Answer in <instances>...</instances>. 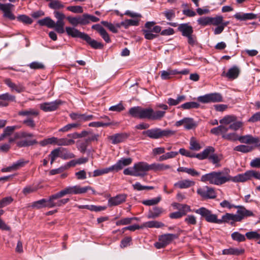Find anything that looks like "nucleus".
I'll return each mask as SVG.
<instances>
[{"label":"nucleus","mask_w":260,"mask_h":260,"mask_svg":"<svg viewBox=\"0 0 260 260\" xmlns=\"http://www.w3.org/2000/svg\"><path fill=\"white\" fill-rule=\"evenodd\" d=\"M193 211L205 218L207 222L218 224L231 222V224H232L234 222L241 221L245 217L251 216L253 215L251 211L245 208H241L237 210V214L227 213L222 216L221 219H218L216 215L212 214L211 211L205 207H201Z\"/></svg>","instance_id":"nucleus-1"},{"label":"nucleus","mask_w":260,"mask_h":260,"mask_svg":"<svg viewBox=\"0 0 260 260\" xmlns=\"http://www.w3.org/2000/svg\"><path fill=\"white\" fill-rule=\"evenodd\" d=\"M165 114L164 111H154L151 108H144L140 106L133 107L128 111V114L134 118L151 120H160Z\"/></svg>","instance_id":"nucleus-2"},{"label":"nucleus","mask_w":260,"mask_h":260,"mask_svg":"<svg viewBox=\"0 0 260 260\" xmlns=\"http://www.w3.org/2000/svg\"><path fill=\"white\" fill-rule=\"evenodd\" d=\"M232 176L221 171H213L202 176L201 181L209 184L221 185L230 181Z\"/></svg>","instance_id":"nucleus-3"},{"label":"nucleus","mask_w":260,"mask_h":260,"mask_svg":"<svg viewBox=\"0 0 260 260\" xmlns=\"http://www.w3.org/2000/svg\"><path fill=\"white\" fill-rule=\"evenodd\" d=\"M69 198L57 200L54 194L49 197V199H43L34 202L31 206L36 209H41L44 207L49 208L56 207H60L69 201Z\"/></svg>","instance_id":"nucleus-4"},{"label":"nucleus","mask_w":260,"mask_h":260,"mask_svg":"<svg viewBox=\"0 0 260 260\" xmlns=\"http://www.w3.org/2000/svg\"><path fill=\"white\" fill-rule=\"evenodd\" d=\"M66 31L68 35L73 38H79L85 41L94 49H100L103 48L104 46L101 43L92 39L87 34L82 32L74 27H66Z\"/></svg>","instance_id":"nucleus-5"},{"label":"nucleus","mask_w":260,"mask_h":260,"mask_svg":"<svg viewBox=\"0 0 260 260\" xmlns=\"http://www.w3.org/2000/svg\"><path fill=\"white\" fill-rule=\"evenodd\" d=\"M88 189H91V187L87 186L81 187L80 185H76L75 186H69L63 189L60 190L59 192L54 194V196L57 200H60L59 199L63 196L69 194H82L86 192Z\"/></svg>","instance_id":"nucleus-6"},{"label":"nucleus","mask_w":260,"mask_h":260,"mask_svg":"<svg viewBox=\"0 0 260 260\" xmlns=\"http://www.w3.org/2000/svg\"><path fill=\"white\" fill-rule=\"evenodd\" d=\"M155 24L154 21H149L145 23V29H143L142 31L146 39L153 40L158 37L157 34L160 32L161 27L158 25H155Z\"/></svg>","instance_id":"nucleus-7"},{"label":"nucleus","mask_w":260,"mask_h":260,"mask_svg":"<svg viewBox=\"0 0 260 260\" xmlns=\"http://www.w3.org/2000/svg\"><path fill=\"white\" fill-rule=\"evenodd\" d=\"M197 192L199 195L204 199H213L216 197V193L215 189L209 186L199 187L198 188Z\"/></svg>","instance_id":"nucleus-8"},{"label":"nucleus","mask_w":260,"mask_h":260,"mask_svg":"<svg viewBox=\"0 0 260 260\" xmlns=\"http://www.w3.org/2000/svg\"><path fill=\"white\" fill-rule=\"evenodd\" d=\"M136 174H139L138 177H144L146 175V172L150 170V165L144 161H140L135 164L133 166Z\"/></svg>","instance_id":"nucleus-9"},{"label":"nucleus","mask_w":260,"mask_h":260,"mask_svg":"<svg viewBox=\"0 0 260 260\" xmlns=\"http://www.w3.org/2000/svg\"><path fill=\"white\" fill-rule=\"evenodd\" d=\"M127 195L125 194H119L115 197H111L108 201L109 207L116 206L121 204L126 201Z\"/></svg>","instance_id":"nucleus-10"},{"label":"nucleus","mask_w":260,"mask_h":260,"mask_svg":"<svg viewBox=\"0 0 260 260\" xmlns=\"http://www.w3.org/2000/svg\"><path fill=\"white\" fill-rule=\"evenodd\" d=\"M129 137L126 133H117L108 137V139L111 141L113 144H117L125 141Z\"/></svg>","instance_id":"nucleus-11"},{"label":"nucleus","mask_w":260,"mask_h":260,"mask_svg":"<svg viewBox=\"0 0 260 260\" xmlns=\"http://www.w3.org/2000/svg\"><path fill=\"white\" fill-rule=\"evenodd\" d=\"M132 162V159L130 157L122 158L111 167L112 171H115L118 172L122 169L124 167L129 165Z\"/></svg>","instance_id":"nucleus-12"},{"label":"nucleus","mask_w":260,"mask_h":260,"mask_svg":"<svg viewBox=\"0 0 260 260\" xmlns=\"http://www.w3.org/2000/svg\"><path fill=\"white\" fill-rule=\"evenodd\" d=\"M61 103L59 100L44 103L40 105V109L45 112L53 111L56 110Z\"/></svg>","instance_id":"nucleus-13"},{"label":"nucleus","mask_w":260,"mask_h":260,"mask_svg":"<svg viewBox=\"0 0 260 260\" xmlns=\"http://www.w3.org/2000/svg\"><path fill=\"white\" fill-rule=\"evenodd\" d=\"M14 6L11 4H0V10L4 12V16L10 20H14L15 16L11 12V9Z\"/></svg>","instance_id":"nucleus-14"},{"label":"nucleus","mask_w":260,"mask_h":260,"mask_svg":"<svg viewBox=\"0 0 260 260\" xmlns=\"http://www.w3.org/2000/svg\"><path fill=\"white\" fill-rule=\"evenodd\" d=\"M15 101V96L8 92L0 94V107H7L9 105V102Z\"/></svg>","instance_id":"nucleus-15"},{"label":"nucleus","mask_w":260,"mask_h":260,"mask_svg":"<svg viewBox=\"0 0 260 260\" xmlns=\"http://www.w3.org/2000/svg\"><path fill=\"white\" fill-rule=\"evenodd\" d=\"M5 83L10 87L11 90H15L18 93H21L25 90V87L21 83L16 84L12 82L11 80L9 78H7L4 80Z\"/></svg>","instance_id":"nucleus-16"},{"label":"nucleus","mask_w":260,"mask_h":260,"mask_svg":"<svg viewBox=\"0 0 260 260\" xmlns=\"http://www.w3.org/2000/svg\"><path fill=\"white\" fill-rule=\"evenodd\" d=\"M239 141L242 143L247 144H257L260 141L258 137H253L250 135L239 136Z\"/></svg>","instance_id":"nucleus-17"},{"label":"nucleus","mask_w":260,"mask_h":260,"mask_svg":"<svg viewBox=\"0 0 260 260\" xmlns=\"http://www.w3.org/2000/svg\"><path fill=\"white\" fill-rule=\"evenodd\" d=\"M178 30L184 37H188L193 32V27L188 23H182L178 25Z\"/></svg>","instance_id":"nucleus-18"},{"label":"nucleus","mask_w":260,"mask_h":260,"mask_svg":"<svg viewBox=\"0 0 260 260\" xmlns=\"http://www.w3.org/2000/svg\"><path fill=\"white\" fill-rule=\"evenodd\" d=\"M252 178L251 171H247L243 174H239L234 177H232L231 181L233 182H245Z\"/></svg>","instance_id":"nucleus-19"},{"label":"nucleus","mask_w":260,"mask_h":260,"mask_svg":"<svg viewBox=\"0 0 260 260\" xmlns=\"http://www.w3.org/2000/svg\"><path fill=\"white\" fill-rule=\"evenodd\" d=\"M195 182L189 179H184L176 182L174 186L176 188L184 189L188 188L193 186Z\"/></svg>","instance_id":"nucleus-20"},{"label":"nucleus","mask_w":260,"mask_h":260,"mask_svg":"<svg viewBox=\"0 0 260 260\" xmlns=\"http://www.w3.org/2000/svg\"><path fill=\"white\" fill-rule=\"evenodd\" d=\"M234 17L238 20L245 21L247 20H252L255 19L256 18V16L255 14L251 13H244L242 12H238L236 13L234 15Z\"/></svg>","instance_id":"nucleus-21"},{"label":"nucleus","mask_w":260,"mask_h":260,"mask_svg":"<svg viewBox=\"0 0 260 260\" xmlns=\"http://www.w3.org/2000/svg\"><path fill=\"white\" fill-rule=\"evenodd\" d=\"M239 73V69L236 66H234L230 69L226 73H225L224 72H223L222 76L225 75L230 79H235L238 77Z\"/></svg>","instance_id":"nucleus-22"},{"label":"nucleus","mask_w":260,"mask_h":260,"mask_svg":"<svg viewBox=\"0 0 260 260\" xmlns=\"http://www.w3.org/2000/svg\"><path fill=\"white\" fill-rule=\"evenodd\" d=\"M178 236L173 234H166L160 235L158 237V241H162L166 246L169 244L172 241L177 238Z\"/></svg>","instance_id":"nucleus-23"},{"label":"nucleus","mask_w":260,"mask_h":260,"mask_svg":"<svg viewBox=\"0 0 260 260\" xmlns=\"http://www.w3.org/2000/svg\"><path fill=\"white\" fill-rule=\"evenodd\" d=\"M215 151L214 148L212 146H208L204 149L202 152L196 155V157L200 160L205 159L208 158L211 153H213Z\"/></svg>","instance_id":"nucleus-24"},{"label":"nucleus","mask_w":260,"mask_h":260,"mask_svg":"<svg viewBox=\"0 0 260 260\" xmlns=\"http://www.w3.org/2000/svg\"><path fill=\"white\" fill-rule=\"evenodd\" d=\"M143 135H146L151 139H160L159 128H154L148 129L143 132Z\"/></svg>","instance_id":"nucleus-25"},{"label":"nucleus","mask_w":260,"mask_h":260,"mask_svg":"<svg viewBox=\"0 0 260 260\" xmlns=\"http://www.w3.org/2000/svg\"><path fill=\"white\" fill-rule=\"evenodd\" d=\"M18 115L20 116H26L27 118H32L36 117L39 115L38 110L34 109H28L20 111L18 112Z\"/></svg>","instance_id":"nucleus-26"},{"label":"nucleus","mask_w":260,"mask_h":260,"mask_svg":"<svg viewBox=\"0 0 260 260\" xmlns=\"http://www.w3.org/2000/svg\"><path fill=\"white\" fill-rule=\"evenodd\" d=\"M178 71L176 70L168 69L166 71L161 72L160 77L162 80H168L172 78L174 75L178 74Z\"/></svg>","instance_id":"nucleus-27"},{"label":"nucleus","mask_w":260,"mask_h":260,"mask_svg":"<svg viewBox=\"0 0 260 260\" xmlns=\"http://www.w3.org/2000/svg\"><path fill=\"white\" fill-rule=\"evenodd\" d=\"M150 170L154 171H164L171 168V166L164 164L153 163L150 165Z\"/></svg>","instance_id":"nucleus-28"},{"label":"nucleus","mask_w":260,"mask_h":260,"mask_svg":"<svg viewBox=\"0 0 260 260\" xmlns=\"http://www.w3.org/2000/svg\"><path fill=\"white\" fill-rule=\"evenodd\" d=\"M38 23L41 26H46L48 28H54L55 25L54 21L49 17L39 20Z\"/></svg>","instance_id":"nucleus-29"},{"label":"nucleus","mask_w":260,"mask_h":260,"mask_svg":"<svg viewBox=\"0 0 260 260\" xmlns=\"http://www.w3.org/2000/svg\"><path fill=\"white\" fill-rule=\"evenodd\" d=\"M229 130V128L224 125H220L216 127H214L211 129V133L215 135H221L222 136Z\"/></svg>","instance_id":"nucleus-30"},{"label":"nucleus","mask_w":260,"mask_h":260,"mask_svg":"<svg viewBox=\"0 0 260 260\" xmlns=\"http://www.w3.org/2000/svg\"><path fill=\"white\" fill-rule=\"evenodd\" d=\"M75 139L69 138L67 136L66 138L60 139L57 138V145L58 146H70L75 143Z\"/></svg>","instance_id":"nucleus-31"},{"label":"nucleus","mask_w":260,"mask_h":260,"mask_svg":"<svg viewBox=\"0 0 260 260\" xmlns=\"http://www.w3.org/2000/svg\"><path fill=\"white\" fill-rule=\"evenodd\" d=\"M253 149L254 147L253 146L245 145H240L236 146L234 148V150L244 153L251 152Z\"/></svg>","instance_id":"nucleus-32"},{"label":"nucleus","mask_w":260,"mask_h":260,"mask_svg":"<svg viewBox=\"0 0 260 260\" xmlns=\"http://www.w3.org/2000/svg\"><path fill=\"white\" fill-rule=\"evenodd\" d=\"M197 126L196 122L193 118L185 117L184 118V127L186 129H191L196 128Z\"/></svg>","instance_id":"nucleus-33"},{"label":"nucleus","mask_w":260,"mask_h":260,"mask_svg":"<svg viewBox=\"0 0 260 260\" xmlns=\"http://www.w3.org/2000/svg\"><path fill=\"white\" fill-rule=\"evenodd\" d=\"M138 24L139 20L138 19H127L121 22L120 24H117V27H120L122 25L125 28H127L129 26H137Z\"/></svg>","instance_id":"nucleus-34"},{"label":"nucleus","mask_w":260,"mask_h":260,"mask_svg":"<svg viewBox=\"0 0 260 260\" xmlns=\"http://www.w3.org/2000/svg\"><path fill=\"white\" fill-rule=\"evenodd\" d=\"M59 157L63 159H68L75 157V155L69 151L67 149L61 148V152Z\"/></svg>","instance_id":"nucleus-35"},{"label":"nucleus","mask_w":260,"mask_h":260,"mask_svg":"<svg viewBox=\"0 0 260 260\" xmlns=\"http://www.w3.org/2000/svg\"><path fill=\"white\" fill-rule=\"evenodd\" d=\"M41 146H45L48 144L57 145V138L52 137L45 139L39 142Z\"/></svg>","instance_id":"nucleus-36"},{"label":"nucleus","mask_w":260,"mask_h":260,"mask_svg":"<svg viewBox=\"0 0 260 260\" xmlns=\"http://www.w3.org/2000/svg\"><path fill=\"white\" fill-rule=\"evenodd\" d=\"M89 143L84 139L83 141L79 140L77 141V147L80 152L84 153L87 151V148Z\"/></svg>","instance_id":"nucleus-37"},{"label":"nucleus","mask_w":260,"mask_h":260,"mask_svg":"<svg viewBox=\"0 0 260 260\" xmlns=\"http://www.w3.org/2000/svg\"><path fill=\"white\" fill-rule=\"evenodd\" d=\"M164 226V224L161 222L157 221H149L143 223V227L149 228H159Z\"/></svg>","instance_id":"nucleus-38"},{"label":"nucleus","mask_w":260,"mask_h":260,"mask_svg":"<svg viewBox=\"0 0 260 260\" xmlns=\"http://www.w3.org/2000/svg\"><path fill=\"white\" fill-rule=\"evenodd\" d=\"M237 118L233 115H227L219 120V123L222 125H230L236 120Z\"/></svg>","instance_id":"nucleus-39"},{"label":"nucleus","mask_w":260,"mask_h":260,"mask_svg":"<svg viewBox=\"0 0 260 260\" xmlns=\"http://www.w3.org/2000/svg\"><path fill=\"white\" fill-rule=\"evenodd\" d=\"M163 211L162 208L158 207H155L153 209V211H150L148 218H155L160 216Z\"/></svg>","instance_id":"nucleus-40"},{"label":"nucleus","mask_w":260,"mask_h":260,"mask_svg":"<svg viewBox=\"0 0 260 260\" xmlns=\"http://www.w3.org/2000/svg\"><path fill=\"white\" fill-rule=\"evenodd\" d=\"M28 162V161L25 160L23 158L18 160L12 165L13 171L18 170L20 168L23 167Z\"/></svg>","instance_id":"nucleus-41"},{"label":"nucleus","mask_w":260,"mask_h":260,"mask_svg":"<svg viewBox=\"0 0 260 260\" xmlns=\"http://www.w3.org/2000/svg\"><path fill=\"white\" fill-rule=\"evenodd\" d=\"M91 134L90 131H83L81 133L78 134L77 133H74L72 134H68V137L69 138H72L73 139H77L82 137H85Z\"/></svg>","instance_id":"nucleus-42"},{"label":"nucleus","mask_w":260,"mask_h":260,"mask_svg":"<svg viewBox=\"0 0 260 260\" xmlns=\"http://www.w3.org/2000/svg\"><path fill=\"white\" fill-rule=\"evenodd\" d=\"M175 134L176 131H175L169 129H162L161 128H159L160 139L164 137L169 138L172 136L175 135Z\"/></svg>","instance_id":"nucleus-43"},{"label":"nucleus","mask_w":260,"mask_h":260,"mask_svg":"<svg viewBox=\"0 0 260 260\" xmlns=\"http://www.w3.org/2000/svg\"><path fill=\"white\" fill-rule=\"evenodd\" d=\"M54 27L55 30L59 34H63L64 32V22L63 20H57L55 22Z\"/></svg>","instance_id":"nucleus-44"},{"label":"nucleus","mask_w":260,"mask_h":260,"mask_svg":"<svg viewBox=\"0 0 260 260\" xmlns=\"http://www.w3.org/2000/svg\"><path fill=\"white\" fill-rule=\"evenodd\" d=\"M210 103L220 102L222 101V95L219 93H209Z\"/></svg>","instance_id":"nucleus-45"},{"label":"nucleus","mask_w":260,"mask_h":260,"mask_svg":"<svg viewBox=\"0 0 260 260\" xmlns=\"http://www.w3.org/2000/svg\"><path fill=\"white\" fill-rule=\"evenodd\" d=\"M112 170L111 167L106 168L103 169H98L93 171V177H97L102 175L108 173L110 172H112Z\"/></svg>","instance_id":"nucleus-46"},{"label":"nucleus","mask_w":260,"mask_h":260,"mask_svg":"<svg viewBox=\"0 0 260 260\" xmlns=\"http://www.w3.org/2000/svg\"><path fill=\"white\" fill-rule=\"evenodd\" d=\"M161 200V196H159L155 198L144 201L142 203L146 206H152L158 204Z\"/></svg>","instance_id":"nucleus-47"},{"label":"nucleus","mask_w":260,"mask_h":260,"mask_svg":"<svg viewBox=\"0 0 260 260\" xmlns=\"http://www.w3.org/2000/svg\"><path fill=\"white\" fill-rule=\"evenodd\" d=\"M61 152V148H57L54 150H53L50 154H49V157L51 158V164H52L55 159L57 157H59Z\"/></svg>","instance_id":"nucleus-48"},{"label":"nucleus","mask_w":260,"mask_h":260,"mask_svg":"<svg viewBox=\"0 0 260 260\" xmlns=\"http://www.w3.org/2000/svg\"><path fill=\"white\" fill-rule=\"evenodd\" d=\"M222 138L229 141H235L237 140L239 141V136L235 133L229 134H226V133L222 136Z\"/></svg>","instance_id":"nucleus-49"},{"label":"nucleus","mask_w":260,"mask_h":260,"mask_svg":"<svg viewBox=\"0 0 260 260\" xmlns=\"http://www.w3.org/2000/svg\"><path fill=\"white\" fill-rule=\"evenodd\" d=\"M133 220H138V218L137 217L124 218L121 219L116 221V225H118V226L120 225L128 224L132 222Z\"/></svg>","instance_id":"nucleus-50"},{"label":"nucleus","mask_w":260,"mask_h":260,"mask_svg":"<svg viewBox=\"0 0 260 260\" xmlns=\"http://www.w3.org/2000/svg\"><path fill=\"white\" fill-rule=\"evenodd\" d=\"M220 205L222 208H228L229 209H231L232 208H235L238 209L245 208L244 207L241 206H236L233 204H231L228 201L223 200L220 203Z\"/></svg>","instance_id":"nucleus-51"},{"label":"nucleus","mask_w":260,"mask_h":260,"mask_svg":"<svg viewBox=\"0 0 260 260\" xmlns=\"http://www.w3.org/2000/svg\"><path fill=\"white\" fill-rule=\"evenodd\" d=\"M200 106V104L197 102H187L181 105V107L183 109H190L191 108H198Z\"/></svg>","instance_id":"nucleus-52"},{"label":"nucleus","mask_w":260,"mask_h":260,"mask_svg":"<svg viewBox=\"0 0 260 260\" xmlns=\"http://www.w3.org/2000/svg\"><path fill=\"white\" fill-rule=\"evenodd\" d=\"M17 19L18 21L25 24H30L33 22L31 18L25 15H21L18 16L17 17Z\"/></svg>","instance_id":"nucleus-53"},{"label":"nucleus","mask_w":260,"mask_h":260,"mask_svg":"<svg viewBox=\"0 0 260 260\" xmlns=\"http://www.w3.org/2000/svg\"><path fill=\"white\" fill-rule=\"evenodd\" d=\"M232 238L238 242H243L245 240V236L239 233V232H234L231 235Z\"/></svg>","instance_id":"nucleus-54"},{"label":"nucleus","mask_w":260,"mask_h":260,"mask_svg":"<svg viewBox=\"0 0 260 260\" xmlns=\"http://www.w3.org/2000/svg\"><path fill=\"white\" fill-rule=\"evenodd\" d=\"M199 24L202 26H206L211 24V17H202L197 20Z\"/></svg>","instance_id":"nucleus-55"},{"label":"nucleus","mask_w":260,"mask_h":260,"mask_svg":"<svg viewBox=\"0 0 260 260\" xmlns=\"http://www.w3.org/2000/svg\"><path fill=\"white\" fill-rule=\"evenodd\" d=\"M67 9L74 13H82L83 12L82 7L79 6H69Z\"/></svg>","instance_id":"nucleus-56"},{"label":"nucleus","mask_w":260,"mask_h":260,"mask_svg":"<svg viewBox=\"0 0 260 260\" xmlns=\"http://www.w3.org/2000/svg\"><path fill=\"white\" fill-rule=\"evenodd\" d=\"M243 126V122L241 121H235L234 122H233L229 127V129H231L234 131H237L238 130L240 127H241Z\"/></svg>","instance_id":"nucleus-57"},{"label":"nucleus","mask_w":260,"mask_h":260,"mask_svg":"<svg viewBox=\"0 0 260 260\" xmlns=\"http://www.w3.org/2000/svg\"><path fill=\"white\" fill-rule=\"evenodd\" d=\"M189 148L191 150L197 151L201 149V146L193 138H191L190 141Z\"/></svg>","instance_id":"nucleus-58"},{"label":"nucleus","mask_w":260,"mask_h":260,"mask_svg":"<svg viewBox=\"0 0 260 260\" xmlns=\"http://www.w3.org/2000/svg\"><path fill=\"white\" fill-rule=\"evenodd\" d=\"M222 21H223V17L222 16L211 17V24H213L214 25H221Z\"/></svg>","instance_id":"nucleus-59"},{"label":"nucleus","mask_w":260,"mask_h":260,"mask_svg":"<svg viewBox=\"0 0 260 260\" xmlns=\"http://www.w3.org/2000/svg\"><path fill=\"white\" fill-rule=\"evenodd\" d=\"M79 125V124L78 123H70L60 128L59 131L62 132H66L72 128L77 127Z\"/></svg>","instance_id":"nucleus-60"},{"label":"nucleus","mask_w":260,"mask_h":260,"mask_svg":"<svg viewBox=\"0 0 260 260\" xmlns=\"http://www.w3.org/2000/svg\"><path fill=\"white\" fill-rule=\"evenodd\" d=\"M208 159L213 164H217L221 160V156L216 154H212L209 156Z\"/></svg>","instance_id":"nucleus-61"},{"label":"nucleus","mask_w":260,"mask_h":260,"mask_svg":"<svg viewBox=\"0 0 260 260\" xmlns=\"http://www.w3.org/2000/svg\"><path fill=\"white\" fill-rule=\"evenodd\" d=\"M12 201L13 199L11 197L4 198L0 201V208L10 204Z\"/></svg>","instance_id":"nucleus-62"},{"label":"nucleus","mask_w":260,"mask_h":260,"mask_svg":"<svg viewBox=\"0 0 260 260\" xmlns=\"http://www.w3.org/2000/svg\"><path fill=\"white\" fill-rule=\"evenodd\" d=\"M132 241V238L130 237H126L123 239L120 242V247L122 248H125L129 246Z\"/></svg>","instance_id":"nucleus-63"},{"label":"nucleus","mask_w":260,"mask_h":260,"mask_svg":"<svg viewBox=\"0 0 260 260\" xmlns=\"http://www.w3.org/2000/svg\"><path fill=\"white\" fill-rule=\"evenodd\" d=\"M188 224L195 225L197 223V219L196 217L192 215H188L184 220Z\"/></svg>","instance_id":"nucleus-64"}]
</instances>
